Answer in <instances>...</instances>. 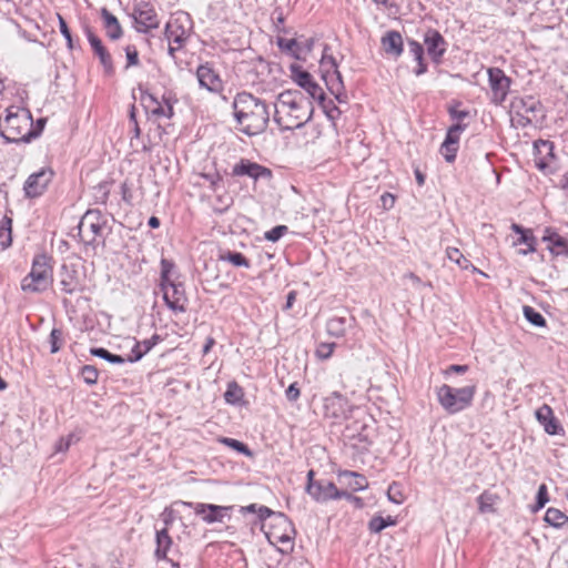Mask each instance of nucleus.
Segmentation results:
<instances>
[{
  "instance_id": "nucleus-1",
  "label": "nucleus",
  "mask_w": 568,
  "mask_h": 568,
  "mask_svg": "<svg viewBox=\"0 0 568 568\" xmlns=\"http://www.w3.org/2000/svg\"><path fill=\"white\" fill-rule=\"evenodd\" d=\"M313 112L311 99L298 90H286L277 95L273 120L282 131H293L310 122Z\"/></svg>"
},
{
  "instance_id": "nucleus-2",
  "label": "nucleus",
  "mask_w": 568,
  "mask_h": 568,
  "mask_svg": "<svg viewBox=\"0 0 568 568\" xmlns=\"http://www.w3.org/2000/svg\"><path fill=\"white\" fill-rule=\"evenodd\" d=\"M232 106L241 132L252 136L266 130L271 114L264 100L248 92H241L235 95Z\"/></svg>"
},
{
  "instance_id": "nucleus-3",
  "label": "nucleus",
  "mask_w": 568,
  "mask_h": 568,
  "mask_svg": "<svg viewBox=\"0 0 568 568\" xmlns=\"http://www.w3.org/2000/svg\"><path fill=\"white\" fill-rule=\"evenodd\" d=\"M0 133L8 142H27L36 136L32 118L28 110L10 106L7 115L0 118Z\"/></svg>"
},
{
  "instance_id": "nucleus-4",
  "label": "nucleus",
  "mask_w": 568,
  "mask_h": 568,
  "mask_svg": "<svg viewBox=\"0 0 568 568\" xmlns=\"http://www.w3.org/2000/svg\"><path fill=\"white\" fill-rule=\"evenodd\" d=\"M476 385L455 388L447 384L436 388V397L442 408L449 415L458 414L473 405Z\"/></svg>"
},
{
  "instance_id": "nucleus-5",
  "label": "nucleus",
  "mask_w": 568,
  "mask_h": 568,
  "mask_svg": "<svg viewBox=\"0 0 568 568\" xmlns=\"http://www.w3.org/2000/svg\"><path fill=\"white\" fill-rule=\"evenodd\" d=\"M106 225L108 219L100 210H88L78 224V235L85 246L95 247L100 243L104 245Z\"/></svg>"
},
{
  "instance_id": "nucleus-6",
  "label": "nucleus",
  "mask_w": 568,
  "mask_h": 568,
  "mask_svg": "<svg viewBox=\"0 0 568 568\" xmlns=\"http://www.w3.org/2000/svg\"><path fill=\"white\" fill-rule=\"evenodd\" d=\"M48 262L49 258L43 254L34 256L31 271L21 282L23 292L41 293L50 286L52 282V270Z\"/></svg>"
},
{
  "instance_id": "nucleus-7",
  "label": "nucleus",
  "mask_w": 568,
  "mask_h": 568,
  "mask_svg": "<svg viewBox=\"0 0 568 568\" xmlns=\"http://www.w3.org/2000/svg\"><path fill=\"white\" fill-rule=\"evenodd\" d=\"M193 22L190 14L184 11H178L168 21L164 36L169 42L178 44V48H183L191 36Z\"/></svg>"
},
{
  "instance_id": "nucleus-8",
  "label": "nucleus",
  "mask_w": 568,
  "mask_h": 568,
  "mask_svg": "<svg viewBox=\"0 0 568 568\" xmlns=\"http://www.w3.org/2000/svg\"><path fill=\"white\" fill-rule=\"evenodd\" d=\"M314 471L307 473V494L317 503H326L332 499L352 498V494L339 490L334 483L328 480H313Z\"/></svg>"
},
{
  "instance_id": "nucleus-9",
  "label": "nucleus",
  "mask_w": 568,
  "mask_h": 568,
  "mask_svg": "<svg viewBox=\"0 0 568 568\" xmlns=\"http://www.w3.org/2000/svg\"><path fill=\"white\" fill-rule=\"evenodd\" d=\"M554 148V143L549 140L540 139L534 142V162L542 174H554L556 171L557 158Z\"/></svg>"
},
{
  "instance_id": "nucleus-10",
  "label": "nucleus",
  "mask_w": 568,
  "mask_h": 568,
  "mask_svg": "<svg viewBox=\"0 0 568 568\" xmlns=\"http://www.w3.org/2000/svg\"><path fill=\"white\" fill-rule=\"evenodd\" d=\"M132 17L138 32L146 33L149 30L156 29L160 26L156 11L150 2L141 1L135 3Z\"/></svg>"
},
{
  "instance_id": "nucleus-11",
  "label": "nucleus",
  "mask_w": 568,
  "mask_h": 568,
  "mask_svg": "<svg viewBox=\"0 0 568 568\" xmlns=\"http://www.w3.org/2000/svg\"><path fill=\"white\" fill-rule=\"evenodd\" d=\"M163 293V300L166 306L174 313H185L187 305V296L184 285L181 283L169 282L160 284Z\"/></svg>"
},
{
  "instance_id": "nucleus-12",
  "label": "nucleus",
  "mask_w": 568,
  "mask_h": 568,
  "mask_svg": "<svg viewBox=\"0 0 568 568\" xmlns=\"http://www.w3.org/2000/svg\"><path fill=\"white\" fill-rule=\"evenodd\" d=\"M224 181L225 180H207V187L211 193H207L206 196L210 199L214 212L220 214L226 212L233 204V196L226 191Z\"/></svg>"
},
{
  "instance_id": "nucleus-13",
  "label": "nucleus",
  "mask_w": 568,
  "mask_h": 568,
  "mask_svg": "<svg viewBox=\"0 0 568 568\" xmlns=\"http://www.w3.org/2000/svg\"><path fill=\"white\" fill-rule=\"evenodd\" d=\"M488 81L491 90V101L501 104L509 91L510 79L499 68L488 69Z\"/></svg>"
},
{
  "instance_id": "nucleus-14",
  "label": "nucleus",
  "mask_w": 568,
  "mask_h": 568,
  "mask_svg": "<svg viewBox=\"0 0 568 568\" xmlns=\"http://www.w3.org/2000/svg\"><path fill=\"white\" fill-rule=\"evenodd\" d=\"M324 412L327 417L346 419L351 416L352 405L341 393L333 392L324 398Z\"/></svg>"
},
{
  "instance_id": "nucleus-15",
  "label": "nucleus",
  "mask_w": 568,
  "mask_h": 568,
  "mask_svg": "<svg viewBox=\"0 0 568 568\" xmlns=\"http://www.w3.org/2000/svg\"><path fill=\"white\" fill-rule=\"evenodd\" d=\"M424 44L427 53L435 64L442 63L448 43L438 30L428 28L424 33Z\"/></svg>"
},
{
  "instance_id": "nucleus-16",
  "label": "nucleus",
  "mask_w": 568,
  "mask_h": 568,
  "mask_svg": "<svg viewBox=\"0 0 568 568\" xmlns=\"http://www.w3.org/2000/svg\"><path fill=\"white\" fill-rule=\"evenodd\" d=\"M273 518V531L270 532L278 542L288 544L295 537V528L291 519L283 513H275L271 516Z\"/></svg>"
},
{
  "instance_id": "nucleus-17",
  "label": "nucleus",
  "mask_w": 568,
  "mask_h": 568,
  "mask_svg": "<svg viewBox=\"0 0 568 568\" xmlns=\"http://www.w3.org/2000/svg\"><path fill=\"white\" fill-rule=\"evenodd\" d=\"M183 505L193 508L195 514L201 515L206 524L222 523L230 510V507L213 504L184 501Z\"/></svg>"
},
{
  "instance_id": "nucleus-18",
  "label": "nucleus",
  "mask_w": 568,
  "mask_h": 568,
  "mask_svg": "<svg viewBox=\"0 0 568 568\" xmlns=\"http://www.w3.org/2000/svg\"><path fill=\"white\" fill-rule=\"evenodd\" d=\"M196 78L200 87L212 93H220L223 90L222 79L209 62L197 68Z\"/></svg>"
},
{
  "instance_id": "nucleus-19",
  "label": "nucleus",
  "mask_w": 568,
  "mask_h": 568,
  "mask_svg": "<svg viewBox=\"0 0 568 568\" xmlns=\"http://www.w3.org/2000/svg\"><path fill=\"white\" fill-rule=\"evenodd\" d=\"M465 129L466 125L462 123H455L448 129L446 138L440 146V153L447 162H453L455 160L458 150L459 138Z\"/></svg>"
},
{
  "instance_id": "nucleus-20",
  "label": "nucleus",
  "mask_w": 568,
  "mask_h": 568,
  "mask_svg": "<svg viewBox=\"0 0 568 568\" xmlns=\"http://www.w3.org/2000/svg\"><path fill=\"white\" fill-rule=\"evenodd\" d=\"M231 174L247 178H271L272 171L248 159H241L232 166Z\"/></svg>"
},
{
  "instance_id": "nucleus-21",
  "label": "nucleus",
  "mask_w": 568,
  "mask_h": 568,
  "mask_svg": "<svg viewBox=\"0 0 568 568\" xmlns=\"http://www.w3.org/2000/svg\"><path fill=\"white\" fill-rule=\"evenodd\" d=\"M293 79L298 87L304 89L312 99L323 100V89L313 80L310 72L302 70L300 67H292Z\"/></svg>"
},
{
  "instance_id": "nucleus-22",
  "label": "nucleus",
  "mask_w": 568,
  "mask_h": 568,
  "mask_svg": "<svg viewBox=\"0 0 568 568\" xmlns=\"http://www.w3.org/2000/svg\"><path fill=\"white\" fill-rule=\"evenodd\" d=\"M535 416L548 435H558L564 432L562 426L554 415V412L549 405L544 404L540 406L536 410Z\"/></svg>"
},
{
  "instance_id": "nucleus-23",
  "label": "nucleus",
  "mask_w": 568,
  "mask_h": 568,
  "mask_svg": "<svg viewBox=\"0 0 568 568\" xmlns=\"http://www.w3.org/2000/svg\"><path fill=\"white\" fill-rule=\"evenodd\" d=\"M84 33L88 38V41L94 52V54L99 58L101 64L103 65L105 72L111 73L113 71L112 58L108 50L102 44V41L90 27L84 28Z\"/></svg>"
},
{
  "instance_id": "nucleus-24",
  "label": "nucleus",
  "mask_w": 568,
  "mask_h": 568,
  "mask_svg": "<svg viewBox=\"0 0 568 568\" xmlns=\"http://www.w3.org/2000/svg\"><path fill=\"white\" fill-rule=\"evenodd\" d=\"M540 103L532 97L515 98L510 104V112L515 115H531L536 118Z\"/></svg>"
},
{
  "instance_id": "nucleus-25",
  "label": "nucleus",
  "mask_w": 568,
  "mask_h": 568,
  "mask_svg": "<svg viewBox=\"0 0 568 568\" xmlns=\"http://www.w3.org/2000/svg\"><path fill=\"white\" fill-rule=\"evenodd\" d=\"M142 101L145 108L151 109L152 115L155 118L171 119L174 115L173 104L163 105L161 101L149 92L142 93Z\"/></svg>"
},
{
  "instance_id": "nucleus-26",
  "label": "nucleus",
  "mask_w": 568,
  "mask_h": 568,
  "mask_svg": "<svg viewBox=\"0 0 568 568\" xmlns=\"http://www.w3.org/2000/svg\"><path fill=\"white\" fill-rule=\"evenodd\" d=\"M337 478L343 486L347 487L352 491L364 490L368 487L366 477L355 471H339Z\"/></svg>"
},
{
  "instance_id": "nucleus-27",
  "label": "nucleus",
  "mask_w": 568,
  "mask_h": 568,
  "mask_svg": "<svg viewBox=\"0 0 568 568\" xmlns=\"http://www.w3.org/2000/svg\"><path fill=\"white\" fill-rule=\"evenodd\" d=\"M510 229L515 233L519 234V239L515 242V245L525 244V246H527V248H521L518 251L520 255H527L536 251L537 240L534 236L531 230L525 229L517 223H513Z\"/></svg>"
},
{
  "instance_id": "nucleus-28",
  "label": "nucleus",
  "mask_w": 568,
  "mask_h": 568,
  "mask_svg": "<svg viewBox=\"0 0 568 568\" xmlns=\"http://www.w3.org/2000/svg\"><path fill=\"white\" fill-rule=\"evenodd\" d=\"M382 47L387 54L395 58L400 57L404 50L402 34L395 30L386 32L382 38Z\"/></svg>"
},
{
  "instance_id": "nucleus-29",
  "label": "nucleus",
  "mask_w": 568,
  "mask_h": 568,
  "mask_svg": "<svg viewBox=\"0 0 568 568\" xmlns=\"http://www.w3.org/2000/svg\"><path fill=\"white\" fill-rule=\"evenodd\" d=\"M100 14L103 21L105 34L113 41L119 40L123 34V30L118 18L106 8H102Z\"/></svg>"
},
{
  "instance_id": "nucleus-30",
  "label": "nucleus",
  "mask_w": 568,
  "mask_h": 568,
  "mask_svg": "<svg viewBox=\"0 0 568 568\" xmlns=\"http://www.w3.org/2000/svg\"><path fill=\"white\" fill-rule=\"evenodd\" d=\"M542 241L548 243V250L555 256H568V241L560 234L547 230Z\"/></svg>"
},
{
  "instance_id": "nucleus-31",
  "label": "nucleus",
  "mask_w": 568,
  "mask_h": 568,
  "mask_svg": "<svg viewBox=\"0 0 568 568\" xmlns=\"http://www.w3.org/2000/svg\"><path fill=\"white\" fill-rule=\"evenodd\" d=\"M355 323V318L352 316H334L331 317L326 323V332L333 337H343L346 329Z\"/></svg>"
},
{
  "instance_id": "nucleus-32",
  "label": "nucleus",
  "mask_w": 568,
  "mask_h": 568,
  "mask_svg": "<svg viewBox=\"0 0 568 568\" xmlns=\"http://www.w3.org/2000/svg\"><path fill=\"white\" fill-rule=\"evenodd\" d=\"M155 542H156V548H155L154 555H155L156 559L158 560L165 559L166 554H168L170 547L172 546V538L170 537L166 527L156 530Z\"/></svg>"
},
{
  "instance_id": "nucleus-33",
  "label": "nucleus",
  "mask_w": 568,
  "mask_h": 568,
  "mask_svg": "<svg viewBox=\"0 0 568 568\" xmlns=\"http://www.w3.org/2000/svg\"><path fill=\"white\" fill-rule=\"evenodd\" d=\"M48 189V180H26L23 191L27 197L36 199Z\"/></svg>"
},
{
  "instance_id": "nucleus-34",
  "label": "nucleus",
  "mask_w": 568,
  "mask_h": 568,
  "mask_svg": "<svg viewBox=\"0 0 568 568\" xmlns=\"http://www.w3.org/2000/svg\"><path fill=\"white\" fill-rule=\"evenodd\" d=\"M544 519L548 525L555 528H562L568 524V516L554 507L547 509Z\"/></svg>"
},
{
  "instance_id": "nucleus-35",
  "label": "nucleus",
  "mask_w": 568,
  "mask_h": 568,
  "mask_svg": "<svg viewBox=\"0 0 568 568\" xmlns=\"http://www.w3.org/2000/svg\"><path fill=\"white\" fill-rule=\"evenodd\" d=\"M446 256L449 261L456 263L462 270H468L471 267L473 272H479L457 247H447Z\"/></svg>"
},
{
  "instance_id": "nucleus-36",
  "label": "nucleus",
  "mask_w": 568,
  "mask_h": 568,
  "mask_svg": "<svg viewBox=\"0 0 568 568\" xmlns=\"http://www.w3.org/2000/svg\"><path fill=\"white\" fill-rule=\"evenodd\" d=\"M498 499H499V497L496 494L485 490L477 498L479 511L480 513H494L495 511L494 505L498 501Z\"/></svg>"
},
{
  "instance_id": "nucleus-37",
  "label": "nucleus",
  "mask_w": 568,
  "mask_h": 568,
  "mask_svg": "<svg viewBox=\"0 0 568 568\" xmlns=\"http://www.w3.org/2000/svg\"><path fill=\"white\" fill-rule=\"evenodd\" d=\"M221 261H226L234 266L246 267L251 266L250 261L240 252L226 251L220 255Z\"/></svg>"
},
{
  "instance_id": "nucleus-38",
  "label": "nucleus",
  "mask_w": 568,
  "mask_h": 568,
  "mask_svg": "<svg viewBox=\"0 0 568 568\" xmlns=\"http://www.w3.org/2000/svg\"><path fill=\"white\" fill-rule=\"evenodd\" d=\"M243 389L237 385L236 382H231L227 384V388L224 393V399L227 404H239L243 398Z\"/></svg>"
},
{
  "instance_id": "nucleus-39",
  "label": "nucleus",
  "mask_w": 568,
  "mask_h": 568,
  "mask_svg": "<svg viewBox=\"0 0 568 568\" xmlns=\"http://www.w3.org/2000/svg\"><path fill=\"white\" fill-rule=\"evenodd\" d=\"M91 355L102 358L111 364H123L125 358L121 355L112 354L103 347H92L90 349Z\"/></svg>"
},
{
  "instance_id": "nucleus-40",
  "label": "nucleus",
  "mask_w": 568,
  "mask_h": 568,
  "mask_svg": "<svg viewBox=\"0 0 568 568\" xmlns=\"http://www.w3.org/2000/svg\"><path fill=\"white\" fill-rule=\"evenodd\" d=\"M523 313L525 318L534 326L537 327H545L546 326V320L545 317L537 312L534 307L525 305L523 307Z\"/></svg>"
},
{
  "instance_id": "nucleus-41",
  "label": "nucleus",
  "mask_w": 568,
  "mask_h": 568,
  "mask_svg": "<svg viewBox=\"0 0 568 568\" xmlns=\"http://www.w3.org/2000/svg\"><path fill=\"white\" fill-rule=\"evenodd\" d=\"M393 525H395V520L390 516H388L387 518H384L382 516H375L369 520L368 529L371 532L378 534L386 527Z\"/></svg>"
},
{
  "instance_id": "nucleus-42",
  "label": "nucleus",
  "mask_w": 568,
  "mask_h": 568,
  "mask_svg": "<svg viewBox=\"0 0 568 568\" xmlns=\"http://www.w3.org/2000/svg\"><path fill=\"white\" fill-rule=\"evenodd\" d=\"M277 45L282 50L290 52L296 59L301 58V44L297 42L296 39L278 38Z\"/></svg>"
},
{
  "instance_id": "nucleus-43",
  "label": "nucleus",
  "mask_w": 568,
  "mask_h": 568,
  "mask_svg": "<svg viewBox=\"0 0 568 568\" xmlns=\"http://www.w3.org/2000/svg\"><path fill=\"white\" fill-rule=\"evenodd\" d=\"M320 106L329 120H336L341 115V110L336 106L333 100H327L323 92V100H317Z\"/></svg>"
},
{
  "instance_id": "nucleus-44",
  "label": "nucleus",
  "mask_w": 568,
  "mask_h": 568,
  "mask_svg": "<svg viewBox=\"0 0 568 568\" xmlns=\"http://www.w3.org/2000/svg\"><path fill=\"white\" fill-rule=\"evenodd\" d=\"M241 513L245 514V513H252V514H256L257 515V518L260 520H265L266 518L271 517L273 515V510L270 509L268 507L266 506H258L256 504H251L248 506H245V507H242L241 508Z\"/></svg>"
},
{
  "instance_id": "nucleus-45",
  "label": "nucleus",
  "mask_w": 568,
  "mask_h": 568,
  "mask_svg": "<svg viewBox=\"0 0 568 568\" xmlns=\"http://www.w3.org/2000/svg\"><path fill=\"white\" fill-rule=\"evenodd\" d=\"M328 50H329V48L327 45H325V48L323 50V55L321 59L322 72L324 73L325 70H329V71H334V74H337L338 65H337L336 59L332 54H328Z\"/></svg>"
},
{
  "instance_id": "nucleus-46",
  "label": "nucleus",
  "mask_w": 568,
  "mask_h": 568,
  "mask_svg": "<svg viewBox=\"0 0 568 568\" xmlns=\"http://www.w3.org/2000/svg\"><path fill=\"white\" fill-rule=\"evenodd\" d=\"M548 500H549V497H548L547 486L545 484H541L538 487V491L536 495V504L531 508L532 513H537L541 508H544L545 505L548 503Z\"/></svg>"
},
{
  "instance_id": "nucleus-47",
  "label": "nucleus",
  "mask_w": 568,
  "mask_h": 568,
  "mask_svg": "<svg viewBox=\"0 0 568 568\" xmlns=\"http://www.w3.org/2000/svg\"><path fill=\"white\" fill-rule=\"evenodd\" d=\"M81 376L85 384L88 385H94L98 382L99 372L98 369L92 365H84L81 368Z\"/></svg>"
},
{
  "instance_id": "nucleus-48",
  "label": "nucleus",
  "mask_w": 568,
  "mask_h": 568,
  "mask_svg": "<svg viewBox=\"0 0 568 568\" xmlns=\"http://www.w3.org/2000/svg\"><path fill=\"white\" fill-rule=\"evenodd\" d=\"M63 343V333L59 328H53L50 333V345H51V353H58L61 349Z\"/></svg>"
},
{
  "instance_id": "nucleus-49",
  "label": "nucleus",
  "mask_w": 568,
  "mask_h": 568,
  "mask_svg": "<svg viewBox=\"0 0 568 568\" xmlns=\"http://www.w3.org/2000/svg\"><path fill=\"white\" fill-rule=\"evenodd\" d=\"M221 442L239 453H242L246 456L252 455V452L250 450V448L244 443H242L237 439L224 437Z\"/></svg>"
},
{
  "instance_id": "nucleus-50",
  "label": "nucleus",
  "mask_w": 568,
  "mask_h": 568,
  "mask_svg": "<svg viewBox=\"0 0 568 568\" xmlns=\"http://www.w3.org/2000/svg\"><path fill=\"white\" fill-rule=\"evenodd\" d=\"M335 343H320L316 347L315 355L320 359H328L335 348Z\"/></svg>"
},
{
  "instance_id": "nucleus-51",
  "label": "nucleus",
  "mask_w": 568,
  "mask_h": 568,
  "mask_svg": "<svg viewBox=\"0 0 568 568\" xmlns=\"http://www.w3.org/2000/svg\"><path fill=\"white\" fill-rule=\"evenodd\" d=\"M407 47H408V53L412 54L414 60L422 61V59L424 58L423 45L418 41L409 39L407 41Z\"/></svg>"
},
{
  "instance_id": "nucleus-52",
  "label": "nucleus",
  "mask_w": 568,
  "mask_h": 568,
  "mask_svg": "<svg viewBox=\"0 0 568 568\" xmlns=\"http://www.w3.org/2000/svg\"><path fill=\"white\" fill-rule=\"evenodd\" d=\"M288 227L286 225H276L270 231L265 232L264 237L270 242H277L284 234H286Z\"/></svg>"
},
{
  "instance_id": "nucleus-53",
  "label": "nucleus",
  "mask_w": 568,
  "mask_h": 568,
  "mask_svg": "<svg viewBox=\"0 0 568 568\" xmlns=\"http://www.w3.org/2000/svg\"><path fill=\"white\" fill-rule=\"evenodd\" d=\"M111 181L104 180L95 186V199L101 203H105L110 193Z\"/></svg>"
},
{
  "instance_id": "nucleus-54",
  "label": "nucleus",
  "mask_w": 568,
  "mask_h": 568,
  "mask_svg": "<svg viewBox=\"0 0 568 568\" xmlns=\"http://www.w3.org/2000/svg\"><path fill=\"white\" fill-rule=\"evenodd\" d=\"M460 104V102H455L448 108V113L452 120L457 121V123L469 115V111L459 109Z\"/></svg>"
},
{
  "instance_id": "nucleus-55",
  "label": "nucleus",
  "mask_w": 568,
  "mask_h": 568,
  "mask_svg": "<svg viewBox=\"0 0 568 568\" xmlns=\"http://www.w3.org/2000/svg\"><path fill=\"white\" fill-rule=\"evenodd\" d=\"M329 92L335 97V99L339 102V103H346L347 101V95L344 91V84H343V81H338L336 82L335 84L332 83L329 85Z\"/></svg>"
},
{
  "instance_id": "nucleus-56",
  "label": "nucleus",
  "mask_w": 568,
  "mask_h": 568,
  "mask_svg": "<svg viewBox=\"0 0 568 568\" xmlns=\"http://www.w3.org/2000/svg\"><path fill=\"white\" fill-rule=\"evenodd\" d=\"M58 18H59L60 32L67 40L68 48L72 50L73 49V39H72L71 31H70L65 20L60 14L58 16Z\"/></svg>"
},
{
  "instance_id": "nucleus-57",
  "label": "nucleus",
  "mask_w": 568,
  "mask_h": 568,
  "mask_svg": "<svg viewBox=\"0 0 568 568\" xmlns=\"http://www.w3.org/2000/svg\"><path fill=\"white\" fill-rule=\"evenodd\" d=\"M61 291L65 294H73L78 291V284L73 281L71 275H67L60 281Z\"/></svg>"
},
{
  "instance_id": "nucleus-58",
  "label": "nucleus",
  "mask_w": 568,
  "mask_h": 568,
  "mask_svg": "<svg viewBox=\"0 0 568 568\" xmlns=\"http://www.w3.org/2000/svg\"><path fill=\"white\" fill-rule=\"evenodd\" d=\"M126 65L125 68L135 67L139 64V53L134 45H128L125 48Z\"/></svg>"
},
{
  "instance_id": "nucleus-59",
  "label": "nucleus",
  "mask_w": 568,
  "mask_h": 568,
  "mask_svg": "<svg viewBox=\"0 0 568 568\" xmlns=\"http://www.w3.org/2000/svg\"><path fill=\"white\" fill-rule=\"evenodd\" d=\"M146 352L143 349L142 344L140 342H135L134 346L131 349V355L128 361L131 363L140 361Z\"/></svg>"
},
{
  "instance_id": "nucleus-60",
  "label": "nucleus",
  "mask_w": 568,
  "mask_h": 568,
  "mask_svg": "<svg viewBox=\"0 0 568 568\" xmlns=\"http://www.w3.org/2000/svg\"><path fill=\"white\" fill-rule=\"evenodd\" d=\"M172 267H173V264L170 261L164 260V258L161 261V283L160 284H166L169 282H172L169 278V274H170Z\"/></svg>"
},
{
  "instance_id": "nucleus-61",
  "label": "nucleus",
  "mask_w": 568,
  "mask_h": 568,
  "mask_svg": "<svg viewBox=\"0 0 568 568\" xmlns=\"http://www.w3.org/2000/svg\"><path fill=\"white\" fill-rule=\"evenodd\" d=\"M536 120L535 116L531 115H515L513 114L511 121L517 126L526 128L528 125H531L532 122Z\"/></svg>"
},
{
  "instance_id": "nucleus-62",
  "label": "nucleus",
  "mask_w": 568,
  "mask_h": 568,
  "mask_svg": "<svg viewBox=\"0 0 568 568\" xmlns=\"http://www.w3.org/2000/svg\"><path fill=\"white\" fill-rule=\"evenodd\" d=\"M469 369V366L468 365H457V364H453V365H449L445 371H444V376L445 377H448L449 375L452 374H459V375H463L465 373H467Z\"/></svg>"
},
{
  "instance_id": "nucleus-63",
  "label": "nucleus",
  "mask_w": 568,
  "mask_h": 568,
  "mask_svg": "<svg viewBox=\"0 0 568 568\" xmlns=\"http://www.w3.org/2000/svg\"><path fill=\"white\" fill-rule=\"evenodd\" d=\"M323 80L325 81L326 83V87L327 89L329 90V85L332 83H336L338 81H343L342 80V74L339 71H337V74H334V71H329V70H325V72L323 73Z\"/></svg>"
},
{
  "instance_id": "nucleus-64",
  "label": "nucleus",
  "mask_w": 568,
  "mask_h": 568,
  "mask_svg": "<svg viewBox=\"0 0 568 568\" xmlns=\"http://www.w3.org/2000/svg\"><path fill=\"white\" fill-rule=\"evenodd\" d=\"M300 395H301V392H300V388L297 387L296 383L291 384L287 387V389L285 390V396H286L287 400H290V402L297 400L300 398Z\"/></svg>"
}]
</instances>
